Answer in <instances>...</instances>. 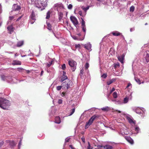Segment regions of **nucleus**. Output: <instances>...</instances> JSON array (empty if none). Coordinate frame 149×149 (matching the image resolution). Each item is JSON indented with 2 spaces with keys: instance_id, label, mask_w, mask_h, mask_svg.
Instances as JSON below:
<instances>
[{
  "instance_id": "f257e3e1",
  "label": "nucleus",
  "mask_w": 149,
  "mask_h": 149,
  "mask_svg": "<svg viewBox=\"0 0 149 149\" xmlns=\"http://www.w3.org/2000/svg\"><path fill=\"white\" fill-rule=\"evenodd\" d=\"M10 102L3 98H0V107L4 109H8L10 105Z\"/></svg>"
},
{
  "instance_id": "f03ea898",
  "label": "nucleus",
  "mask_w": 149,
  "mask_h": 149,
  "mask_svg": "<svg viewBox=\"0 0 149 149\" xmlns=\"http://www.w3.org/2000/svg\"><path fill=\"white\" fill-rule=\"evenodd\" d=\"M99 117V115H95L92 116L89 120L86 123L85 125L86 128H88L92 124L93 121L95 120H97Z\"/></svg>"
},
{
  "instance_id": "7ed1b4c3",
  "label": "nucleus",
  "mask_w": 149,
  "mask_h": 149,
  "mask_svg": "<svg viewBox=\"0 0 149 149\" xmlns=\"http://www.w3.org/2000/svg\"><path fill=\"white\" fill-rule=\"evenodd\" d=\"M21 9L20 6L18 5L17 4H14L12 7L11 13H13L15 15H18L19 12V11Z\"/></svg>"
},
{
  "instance_id": "20e7f679",
  "label": "nucleus",
  "mask_w": 149,
  "mask_h": 149,
  "mask_svg": "<svg viewBox=\"0 0 149 149\" xmlns=\"http://www.w3.org/2000/svg\"><path fill=\"white\" fill-rule=\"evenodd\" d=\"M36 20L35 14L34 12L32 11L31 14L30 16V23L31 24H33Z\"/></svg>"
},
{
  "instance_id": "39448f33",
  "label": "nucleus",
  "mask_w": 149,
  "mask_h": 149,
  "mask_svg": "<svg viewBox=\"0 0 149 149\" xmlns=\"http://www.w3.org/2000/svg\"><path fill=\"white\" fill-rule=\"evenodd\" d=\"M76 62L74 61H68V63L69 65L72 68V71L74 72L76 69L75 65H76Z\"/></svg>"
},
{
  "instance_id": "423d86ee",
  "label": "nucleus",
  "mask_w": 149,
  "mask_h": 149,
  "mask_svg": "<svg viewBox=\"0 0 149 149\" xmlns=\"http://www.w3.org/2000/svg\"><path fill=\"white\" fill-rule=\"evenodd\" d=\"M70 18L75 26L77 27L78 24V22L77 18L75 17L72 16H70Z\"/></svg>"
},
{
  "instance_id": "0eeeda50",
  "label": "nucleus",
  "mask_w": 149,
  "mask_h": 149,
  "mask_svg": "<svg viewBox=\"0 0 149 149\" xmlns=\"http://www.w3.org/2000/svg\"><path fill=\"white\" fill-rule=\"evenodd\" d=\"M44 0H37L38 3L39 4H40L43 7H45L47 6V3L46 1H44Z\"/></svg>"
},
{
  "instance_id": "6e6552de",
  "label": "nucleus",
  "mask_w": 149,
  "mask_h": 149,
  "mask_svg": "<svg viewBox=\"0 0 149 149\" xmlns=\"http://www.w3.org/2000/svg\"><path fill=\"white\" fill-rule=\"evenodd\" d=\"M125 55L123 54L120 56H118L117 57V58L118 61L122 64L124 63L123 61L125 59Z\"/></svg>"
},
{
  "instance_id": "1a4fd4ad",
  "label": "nucleus",
  "mask_w": 149,
  "mask_h": 149,
  "mask_svg": "<svg viewBox=\"0 0 149 149\" xmlns=\"http://www.w3.org/2000/svg\"><path fill=\"white\" fill-rule=\"evenodd\" d=\"M129 123L130 124H135L136 121L134 120L133 118L132 117H130L128 116H127L126 117Z\"/></svg>"
},
{
  "instance_id": "9d476101",
  "label": "nucleus",
  "mask_w": 149,
  "mask_h": 149,
  "mask_svg": "<svg viewBox=\"0 0 149 149\" xmlns=\"http://www.w3.org/2000/svg\"><path fill=\"white\" fill-rule=\"evenodd\" d=\"M125 139L131 144H133L134 143L133 140L130 137H125Z\"/></svg>"
},
{
  "instance_id": "9b49d317",
  "label": "nucleus",
  "mask_w": 149,
  "mask_h": 149,
  "mask_svg": "<svg viewBox=\"0 0 149 149\" xmlns=\"http://www.w3.org/2000/svg\"><path fill=\"white\" fill-rule=\"evenodd\" d=\"M8 31L11 34L12 32H13L14 29V28L12 25H10L7 27Z\"/></svg>"
},
{
  "instance_id": "f8f14e48",
  "label": "nucleus",
  "mask_w": 149,
  "mask_h": 149,
  "mask_svg": "<svg viewBox=\"0 0 149 149\" xmlns=\"http://www.w3.org/2000/svg\"><path fill=\"white\" fill-rule=\"evenodd\" d=\"M91 45L90 43H87L84 45V47L86 49L90 50L91 49Z\"/></svg>"
},
{
  "instance_id": "ddd939ff",
  "label": "nucleus",
  "mask_w": 149,
  "mask_h": 149,
  "mask_svg": "<svg viewBox=\"0 0 149 149\" xmlns=\"http://www.w3.org/2000/svg\"><path fill=\"white\" fill-rule=\"evenodd\" d=\"M12 65H21V62L20 61H19L15 60L13 61Z\"/></svg>"
},
{
  "instance_id": "4468645a",
  "label": "nucleus",
  "mask_w": 149,
  "mask_h": 149,
  "mask_svg": "<svg viewBox=\"0 0 149 149\" xmlns=\"http://www.w3.org/2000/svg\"><path fill=\"white\" fill-rule=\"evenodd\" d=\"M116 80V79L113 78L112 79L110 80L109 81H107V84L108 85H109L113 82H114Z\"/></svg>"
},
{
  "instance_id": "2eb2a0df",
  "label": "nucleus",
  "mask_w": 149,
  "mask_h": 149,
  "mask_svg": "<svg viewBox=\"0 0 149 149\" xmlns=\"http://www.w3.org/2000/svg\"><path fill=\"white\" fill-rule=\"evenodd\" d=\"M55 122L58 124H59L61 123V120L59 116H56L55 118Z\"/></svg>"
},
{
  "instance_id": "dca6fc26",
  "label": "nucleus",
  "mask_w": 149,
  "mask_h": 149,
  "mask_svg": "<svg viewBox=\"0 0 149 149\" xmlns=\"http://www.w3.org/2000/svg\"><path fill=\"white\" fill-rule=\"evenodd\" d=\"M112 34L114 36H120L121 33L118 31H116L112 32Z\"/></svg>"
},
{
  "instance_id": "f3484780",
  "label": "nucleus",
  "mask_w": 149,
  "mask_h": 149,
  "mask_svg": "<svg viewBox=\"0 0 149 149\" xmlns=\"http://www.w3.org/2000/svg\"><path fill=\"white\" fill-rule=\"evenodd\" d=\"M54 6L56 7L63 8V6L61 3H56L55 4Z\"/></svg>"
},
{
  "instance_id": "a211bd4d",
  "label": "nucleus",
  "mask_w": 149,
  "mask_h": 149,
  "mask_svg": "<svg viewBox=\"0 0 149 149\" xmlns=\"http://www.w3.org/2000/svg\"><path fill=\"white\" fill-rule=\"evenodd\" d=\"M103 147L106 149H112L113 148L112 146L109 145H106L103 146Z\"/></svg>"
},
{
  "instance_id": "6ab92c4d",
  "label": "nucleus",
  "mask_w": 149,
  "mask_h": 149,
  "mask_svg": "<svg viewBox=\"0 0 149 149\" xmlns=\"http://www.w3.org/2000/svg\"><path fill=\"white\" fill-rule=\"evenodd\" d=\"M71 83V81L70 80L68 81V82L66 84V88L67 89H69L70 87V84Z\"/></svg>"
},
{
  "instance_id": "aec40b11",
  "label": "nucleus",
  "mask_w": 149,
  "mask_h": 149,
  "mask_svg": "<svg viewBox=\"0 0 149 149\" xmlns=\"http://www.w3.org/2000/svg\"><path fill=\"white\" fill-rule=\"evenodd\" d=\"M23 42L22 41H19L18 42L17 44V46L18 47H20L23 45Z\"/></svg>"
},
{
  "instance_id": "412c9836",
  "label": "nucleus",
  "mask_w": 149,
  "mask_h": 149,
  "mask_svg": "<svg viewBox=\"0 0 149 149\" xmlns=\"http://www.w3.org/2000/svg\"><path fill=\"white\" fill-rule=\"evenodd\" d=\"M68 79L66 75H63L61 79V82H63L65 80Z\"/></svg>"
},
{
  "instance_id": "4be33fe9",
  "label": "nucleus",
  "mask_w": 149,
  "mask_h": 149,
  "mask_svg": "<svg viewBox=\"0 0 149 149\" xmlns=\"http://www.w3.org/2000/svg\"><path fill=\"white\" fill-rule=\"evenodd\" d=\"M59 18L58 19L59 20H61L63 17V13L62 12H60L59 13Z\"/></svg>"
},
{
  "instance_id": "5701e85b",
  "label": "nucleus",
  "mask_w": 149,
  "mask_h": 149,
  "mask_svg": "<svg viewBox=\"0 0 149 149\" xmlns=\"http://www.w3.org/2000/svg\"><path fill=\"white\" fill-rule=\"evenodd\" d=\"M135 81L139 84H141V81L140 79L138 78L135 77L134 78Z\"/></svg>"
},
{
  "instance_id": "b1692460",
  "label": "nucleus",
  "mask_w": 149,
  "mask_h": 149,
  "mask_svg": "<svg viewBox=\"0 0 149 149\" xmlns=\"http://www.w3.org/2000/svg\"><path fill=\"white\" fill-rule=\"evenodd\" d=\"M145 59L147 62H148L149 61V54L147 53L145 57Z\"/></svg>"
},
{
  "instance_id": "393cba45",
  "label": "nucleus",
  "mask_w": 149,
  "mask_h": 149,
  "mask_svg": "<svg viewBox=\"0 0 149 149\" xmlns=\"http://www.w3.org/2000/svg\"><path fill=\"white\" fill-rule=\"evenodd\" d=\"M47 28L49 30H51L52 29V26L51 24L49 23H47Z\"/></svg>"
},
{
  "instance_id": "a878e982",
  "label": "nucleus",
  "mask_w": 149,
  "mask_h": 149,
  "mask_svg": "<svg viewBox=\"0 0 149 149\" xmlns=\"http://www.w3.org/2000/svg\"><path fill=\"white\" fill-rule=\"evenodd\" d=\"M50 13H51L49 11H48L47 12L46 17V18L47 19H49L50 18Z\"/></svg>"
},
{
  "instance_id": "bb28decb",
  "label": "nucleus",
  "mask_w": 149,
  "mask_h": 149,
  "mask_svg": "<svg viewBox=\"0 0 149 149\" xmlns=\"http://www.w3.org/2000/svg\"><path fill=\"white\" fill-rule=\"evenodd\" d=\"M134 9L135 7L134 6H131L130 9V12H133L134 10Z\"/></svg>"
},
{
  "instance_id": "cd10ccee",
  "label": "nucleus",
  "mask_w": 149,
  "mask_h": 149,
  "mask_svg": "<svg viewBox=\"0 0 149 149\" xmlns=\"http://www.w3.org/2000/svg\"><path fill=\"white\" fill-rule=\"evenodd\" d=\"M120 66L119 63L118 62L114 64V68L115 69L119 68Z\"/></svg>"
},
{
  "instance_id": "c85d7f7f",
  "label": "nucleus",
  "mask_w": 149,
  "mask_h": 149,
  "mask_svg": "<svg viewBox=\"0 0 149 149\" xmlns=\"http://www.w3.org/2000/svg\"><path fill=\"white\" fill-rule=\"evenodd\" d=\"M113 96L114 98H116L117 97V93L116 92H114L113 93Z\"/></svg>"
},
{
  "instance_id": "c756f323",
  "label": "nucleus",
  "mask_w": 149,
  "mask_h": 149,
  "mask_svg": "<svg viewBox=\"0 0 149 149\" xmlns=\"http://www.w3.org/2000/svg\"><path fill=\"white\" fill-rule=\"evenodd\" d=\"M6 76L3 75L1 76V79L3 81H5L6 80Z\"/></svg>"
},
{
  "instance_id": "7c9ffc66",
  "label": "nucleus",
  "mask_w": 149,
  "mask_h": 149,
  "mask_svg": "<svg viewBox=\"0 0 149 149\" xmlns=\"http://www.w3.org/2000/svg\"><path fill=\"white\" fill-rule=\"evenodd\" d=\"M128 100V98L127 97H125L123 100V102L124 103H127Z\"/></svg>"
},
{
  "instance_id": "2f4dec72",
  "label": "nucleus",
  "mask_w": 149,
  "mask_h": 149,
  "mask_svg": "<svg viewBox=\"0 0 149 149\" xmlns=\"http://www.w3.org/2000/svg\"><path fill=\"white\" fill-rule=\"evenodd\" d=\"M66 84H67V83H66L65 82H63L62 84V85L61 86H62V87H63L64 88H66Z\"/></svg>"
},
{
  "instance_id": "473e14b6",
  "label": "nucleus",
  "mask_w": 149,
  "mask_h": 149,
  "mask_svg": "<svg viewBox=\"0 0 149 149\" xmlns=\"http://www.w3.org/2000/svg\"><path fill=\"white\" fill-rule=\"evenodd\" d=\"M53 62L52 61H51L49 62V63H47V66L48 67H49L52 64V63Z\"/></svg>"
},
{
  "instance_id": "72a5a7b5",
  "label": "nucleus",
  "mask_w": 149,
  "mask_h": 149,
  "mask_svg": "<svg viewBox=\"0 0 149 149\" xmlns=\"http://www.w3.org/2000/svg\"><path fill=\"white\" fill-rule=\"evenodd\" d=\"M75 108H73L71 110V112L70 114V116L72 115L74 113L75 111Z\"/></svg>"
},
{
  "instance_id": "f704fd0d",
  "label": "nucleus",
  "mask_w": 149,
  "mask_h": 149,
  "mask_svg": "<svg viewBox=\"0 0 149 149\" xmlns=\"http://www.w3.org/2000/svg\"><path fill=\"white\" fill-rule=\"evenodd\" d=\"M89 67V64L87 63H86L85 65V68L86 69H88Z\"/></svg>"
},
{
  "instance_id": "c9c22d12",
  "label": "nucleus",
  "mask_w": 149,
  "mask_h": 149,
  "mask_svg": "<svg viewBox=\"0 0 149 149\" xmlns=\"http://www.w3.org/2000/svg\"><path fill=\"white\" fill-rule=\"evenodd\" d=\"M107 74H104L102 75L101 76V77L103 78L104 79H105L107 77Z\"/></svg>"
},
{
  "instance_id": "e433bc0d",
  "label": "nucleus",
  "mask_w": 149,
  "mask_h": 149,
  "mask_svg": "<svg viewBox=\"0 0 149 149\" xmlns=\"http://www.w3.org/2000/svg\"><path fill=\"white\" fill-rule=\"evenodd\" d=\"M10 145L11 146H14L15 145L14 142L13 141H11L10 142Z\"/></svg>"
},
{
  "instance_id": "4c0bfd02",
  "label": "nucleus",
  "mask_w": 149,
  "mask_h": 149,
  "mask_svg": "<svg viewBox=\"0 0 149 149\" xmlns=\"http://www.w3.org/2000/svg\"><path fill=\"white\" fill-rule=\"evenodd\" d=\"M62 87L61 86H57V87L56 88V89L57 90L59 91H60V90H61Z\"/></svg>"
},
{
  "instance_id": "58836bf2",
  "label": "nucleus",
  "mask_w": 149,
  "mask_h": 149,
  "mask_svg": "<svg viewBox=\"0 0 149 149\" xmlns=\"http://www.w3.org/2000/svg\"><path fill=\"white\" fill-rule=\"evenodd\" d=\"M102 110L104 111H107L108 110L107 107H104L101 109Z\"/></svg>"
},
{
  "instance_id": "ea45409f",
  "label": "nucleus",
  "mask_w": 149,
  "mask_h": 149,
  "mask_svg": "<svg viewBox=\"0 0 149 149\" xmlns=\"http://www.w3.org/2000/svg\"><path fill=\"white\" fill-rule=\"evenodd\" d=\"M72 5L71 4H70L68 6V9H71L72 8Z\"/></svg>"
},
{
  "instance_id": "a19ab883",
  "label": "nucleus",
  "mask_w": 149,
  "mask_h": 149,
  "mask_svg": "<svg viewBox=\"0 0 149 149\" xmlns=\"http://www.w3.org/2000/svg\"><path fill=\"white\" fill-rule=\"evenodd\" d=\"M21 144V140L19 142L18 145V147L19 149H20Z\"/></svg>"
},
{
  "instance_id": "79ce46f5",
  "label": "nucleus",
  "mask_w": 149,
  "mask_h": 149,
  "mask_svg": "<svg viewBox=\"0 0 149 149\" xmlns=\"http://www.w3.org/2000/svg\"><path fill=\"white\" fill-rule=\"evenodd\" d=\"M65 64H63L62 65V69L63 70H64L65 69Z\"/></svg>"
},
{
  "instance_id": "37998d69",
  "label": "nucleus",
  "mask_w": 149,
  "mask_h": 149,
  "mask_svg": "<svg viewBox=\"0 0 149 149\" xmlns=\"http://www.w3.org/2000/svg\"><path fill=\"white\" fill-rule=\"evenodd\" d=\"M82 22H81V25H84L85 24V22L83 19L81 18Z\"/></svg>"
},
{
  "instance_id": "c03bdc74",
  "label": "nucleus",
  "mask_w": 149,
  "mask_h": 149,
  "mask_svg": "<svg viewBox=\"0 0 149 149\" xmlns=\"http://www.w3.org/2000/svg\"><path fill=\"white\" fill-rule=\"evenodd\" d=\"M82 31L84 32L85 34L86 33V27H85L84 28H82Z\"/></svg>"
},
{
  "instance_id": "a18cd8bd",
  "label": "nucleus",
  "mask_w": 149,
  "mask_h": 149,
  "mask_svg": "<svg viewBox=\"0 0 149 149\" xmlns=\"http://www.w3.org/2000/svg\"><path fill=\"white\" fill-rule=\"evenodd\" d=\"M23 15L19 17L16 20V21H18L22 17Z\"/></svg>"
},
{
  "instance_id": "49530a36",
  "label": "nucleus",
  "mask_w": 149,
  "mask_h": 149,
  "mask_svg": "<svg viewBox=\"0 0 149 149\" xmlns=\"http://www.w3.org/2000/svg\"><path fill=\"white\" fill-rule=\"evenodd\" d=\"M4 142L3 141H2L0 142V148L3 145Z\"/></svg>"
},
{
  "instance_id": "de8ad7c7",
  "label": "nucleus",
  "mask_w": 149,
  "mask_h": 149,
  "mask_svg": "<svg viewBox=\"0 0 149 149\" xmlns=\"http://www.w3.org/2000/svg\"><path fill=\"white\" fill-rule=\"evenodd\" d=\"M63 101L61 99H59L58 101V103L59 104H61L62 103Z\"/></svg>"
},
{
  "instance_id": "09e8293b",
  "label": "nucleus",
  "mask_w": 149,
  "mask_h": 149,
  "mask_svg": "<svg viewBox=\"0 0 149 149\" xmlns=\"http://www.w3.org/2000/svg\"><path fill=\"white\" fill-rule=\"evenodd\" d=\"M17 69L18 70V71L19 72L22 71L24 70L22 68H18Z\"/></svg>"
},
{
  "instance_id": "8fccbe9b",
  "label": "nucleus",
  "mask_w": 149,
  "mask_h": 149,
  "mask_svg": "<svg viewBox=\"0 0 149 149\" xmlns=\"http://www.w3.org/2000/svg\"><path fill=\"white\" fill-rule=\"evenodd\" d=\"M115 89L114 88H113L111 90L110 92V94H111L112 92H113V91H115Z\"/></svg>"
},
{
  "instance_id": "3c124183",
  "label": "nucleus",
  "mask_w": 149,
  "mask_h": 149,
  "mask_svg": "<svg viewBox=\"0 0 149 149\" xmlns=\"http://www.w3.org/2000/svg\"><path fill=\"white\" fill-rule=\"evenodd\" d=\"M14 18V16H10L9 17V20H12Z\"/></svg>"
},
{
  "instance_id": "603ef678",
  "label": "nucleus",
  "mask_w": 149,
  "mask_h": 149,
  "mask_svg": "<svg viewBox=\"0 0 149 149\" xmlns=\"http://www.w3.org/2000/svg\"><path fill=\"white\" fill-rule=\"evenodd\" d=\"M139 130V127H136L135 128V130L136 131L138 132Z\"/></svg>"
},
{
  "instance_id": "864d4df0",
  "label": "nucleus",
  "mask_w": 149,
  "mask_h": 149,
  "mask_svg": "<svg viewBox=\"0 0 149 149\" xmlns=\"http://www.w3.org/2000/svg\"><path fill=\"white\" fill-rule=\"evenodd\" d=\"M69 146L70 147L71 149H75V148L72 145H70Z\"/></svg>"
},
{
  "instance_id": "5fc2aeb1",
  "label": "nucleus",
  "mask_w": 149,
  "mask_h": 149,
  "mask_svg": "<svg viewBox=\"0 0 149 149\" xmlns=\"http://www.w3.org/2000/svg\"><path fill=\"white\" fill-rule=\"evenodd\" d=\"M81 139H82V141L84 143L85 142V138L84 137H82V138H81Z\"/></svg>"
},
{
  "instance_id": "6e6d98bb",
  "label": "nucleus",
  "mask_w": 149,
  "mask_h": 149,
  "mask_svg": "<svg viewBox=\"0 0 149 149\" xmlns=\"http://www.w3.org/2000/svg\"><path fill=\"white\" fill-rule=\"evenodd\" d=\"M84 70H81V71L80 73V75H81L83 74V72Z\"/></svg>"
},
{
  "instance_id": "4d7b16f0",
  "label": "nucleus",
  "mask_w": 149,
  "mask_h": 149,
  "mask_svg": "<svg viewBox=\"0 0 149 149\" xmlns=\"http://www.w3.org/2000/svg\"><path fill=\"white\" fill-rule=\"evenodd\" d=\"M131 85H132L130 83H129L128 84V85H127V86L126 88H128V87H129V86H131Z\"/></svg>"
},
{
  "instance_id": "13d9d810",
  "label": "nucleus",
  "mask_w": 149,
  "mask_h": 149,
  "mask_svg": "<svg viewBox=\"0 0 149 149\" xmlns=\"http://www.w3.org/2000/svg\"><path fill=\"white\" fill-rule=\"evenodd\" d=\"M70 139L69 138H67L65 139V142H68L69 141Z\"/></svg>"
},
{
  "instance_id": "bf43d9fd",
  "label": "nucleus",
  "mask_w": 149,
  "mask_h": 149,
  "mask_svg": "<svg viewBox=\"0 0 149 149\" xmlns=\"http://www.w3.org/2000/svg\"><path fill=\"white\" fill-rule=\"evenodd\" d=\"M80 47V45L79 44L77 45H75V47L76 48H77L78 47Z\"/></svg>"
},
{
  "instance_id": "052dcab7",
  "label": "nucleus",
  "mask_w": 149,
  "mask_h": 149,
  "mask_svg": "<svg viewBox=\"0 0 149 149\" xmlns=\"http://www.w3.org/2000/svg\"><path fill=\"white\" fill-rule=\"evenodd\" d=\"M134 28H132L130 29V31L131 32L133 31H134Z\"/></svg>"
},
{
  "instance_id": "680f3d73",
  "label": "nucleus",
  "mask_w": 149,
  "mask_h": 149,
  "mask_svg": "<svg viewBox=\"0 0 149 149\" xmlns=\"http://www.w3.org/2000/svg\"><path fill=\"white\" fill-rule=\"evenodd\" d=\"M79 14L81 16V15L82 12H81V11H79Z\"/></svg>"
},
{
  "instance_id": "e2e57ef3",
  "label": "nucleus",
  "mask_w": 149,
  "mask_h": 149,
  "mask_svg": "<svg viewBox=\"0 0 149 149\" xmlns=\"http://www.w3.org/2000/svg\"><path fill=\"white\" fill-rule=\"evenodd\" d=\"M81 28H84L86 27L85 25H81Z\"/></svg>"
},
{
  "instance_id": "0e129e2a",
  "label": "nucleus",
  "mask_w": 149,
  "mask_h": 149,
  "mask_svg": "<svg viewBox=\"0 0 149 149\" xmlns=\"http://www.w3.org/2000/svg\"><path fill=\"white\" fill-rule=\"evenodd\" d=\"M43 71H42L41 72V73H40V75H42L43 73Z\"/></svg>"
},
{
  "instance_id": "69168bd1",
  "label": "nucleus",
  "mask_w": 149,
  "mask_h": 149,
  "mask_svg": "<svg viewBox=\"0 0 149 149\" xmlns=\"http://www.w3.org/2000/svg\"><path fill=\"white\" fill-rule=\"evenodd\" d=\"M63 75H65L66 74V72H65V71H63Z\"/></svg>"
},
{
  "instance_id": "338daca9",
  "label": "nucleus",
  "mask_w": 149,
  "mask_h": 149,
  "mask_svg": "<svg viewBox=\"0 0 149 149\" xmlns=\"http://www.w3.org/2000/svg\"><path fill=\"white\" fill-rule=\"evenodd\" d=\"M116 111L118 112V113H121V111H119V110H116Z\"/></svg>"
},
{
  "instance_id": "774afa93",
  "label": "nucleus",
  "mask_w": 149,
  "mask_h": 149,
  "mask_svg": "<svg viewBox=\"0 0 149 149\" xmlns=\"http://www.w3.org/2000/svg\"><path fill=\"white\" fill-rule=\"evenodd\" d=\"M26 72L27 73H29L30 72V71L29 70H26Z\"/></svg>"
}]
</instances>
